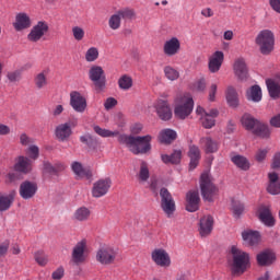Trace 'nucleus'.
Instances as JSON below:
<instances>
[{
    "mask_svg": "<svg viewBox=\"0 0 280 280\" xmlns=\"http://www.w3.org/2000/svg\"><path fill=\"white\" fill-rule=\"evenodd\" d=\"M228 265L233 277H242L250 268V255L233 245L230 250Z\"/></svg>",
    "mask_w": 280,
    "mask_h": 280,
    "instance_id": "1",
    "label": "nucleus"
},
{
    "mask_svg": "<svg viewBox=\"0 0 280 280\" xmlns=\"http://www.w3.org/2000/svg\"><path fill=\"white\" fill-rule=\"evenodd\" d=\"M152 136H126V135H119L118 136V142L121 145H126L129 150V152H132V154H148L150 150H152Z\"/></svg>",
    "mask_w": 280,
    "mask_h": 280,
    "instance_id": "2",
    "label": "nucleus"
},
{
    "mask_svg": "<svg viewBox=\"0 0 280 280\" xmlns=\"http://www.w3.org/2000/svg\"><path fill=\"white\" fill-rule=\"evenodd\" d=\"M191 113H194V98L191 95H179L175 101V117L177 119H187Z\"/></svg>",
    "mask_w": 280,
    "mask_h": 280,
    "instance_id": "3",
    "label": "nucleus"
},
{
    "mask_svg": "<svg viewBox=\"0 0 280 280\" xmlns=\"http://www.w3.org/2000/svg\"><path fill=\"white\" fill-rule=\"evenodd\" d=\"M200 189L203 200L207 202H213L215 196L219 194L218 186L213 184V178L209 173H202L200 176Z\"/></svg>",
    "mask_w": 280,
    "mask_h": 280,
    "instance_id": "4",
    "label": "nucleus"
},
{
    "mask_svg": "<svg viewBox=\"0 0 280 280\" xmlns=\"http://www.w3.org/2000/svg\"><path fill=\"white\" fill-rule=\"evenodd\" d=\"M137 19V13L131 8H122L116 11L113 15H110L108 20V25L110 30H119L121 27L122 21H135Z\"/></svg>",
    "mask_w": 280,
    "mask_h": 280,
    "instance_id": "5",
    "label": "nucleus"
},
{
    "mask_svg": "<svg viewBox=\"0 0 280 280\" xmlns=\"http://www.w3.org/2000/svg\"><path fill=\"white\" fill-rule=\"evenodd\" d=\"M256 45L260 48L261 54H270L275 49V34L272 31H261L256 37Z\"/></svg>",
    "mask_w": 280,
    "mask_h": 280,
    "instance_id": "6",
    "label": "nucleus"
},
{
    "mask_svg": "<svg viewBox=\"0 0 280 280\" xmlns=\"http://www.w3.org/2000/svg\"><path fill=\"white\" fill-rule=\"evenodd\" d=\"M89 79L93 82L97 93H102L106 89V74L102 67L92 66L89 70Z\"/></svg>",
    "mask_w": 280,
    "mask_h": 280,
    "instance_id": "7",
    "label": "nucleus"
},
{
    "mask_svg": "<svg viewBox=\"0 0 280 280\" xmlns=\"http://www.w3.org/2000/svg\"><path fill=\"white\" fill-rule=\"evenodd\" d=\"M161 198V208L167 218H172L174 215V211H176V201H174V197L167 188H161L160 190Z\"/></svg>",
    "mask_w": 280,
    "mask_h": 280,
    "instance_id": "8",
    "label": "nucleus"
},
{
    "mask_svg": "<svg viewBox=\"0 0 280 280\" xmlns=\"http://www.w3.org/2000/svg\"><path fill=\"white\" fill-rule=\"evenodd\" d=\"M47 32H49V24H47L45 21H39L32 27L27 35V40L31 43H38V40H40V38H43Z\"/></svg>",
    "mask_w": 280,
    "mask_h": 280,
    "instance_id": "9",
    "label": "nucleus"
},
{
    "mask_svg": "<svg viewBox=\"0 0 280 280\" xmlns=\"http://www.w3.org/2000/svg\"><path fill=\"white\" fill-rule=\"evenodd\" d=\"M112 185L113 180H110V178L108 177L95 182L92 187L93 198H102L106 196V194H108V191L110 190Z\"/></svg>",
    "mask_w": 280,
    "mask_h": 280,
    "instance_id": "10",
    "label": "nucleus"
},
{
    "mask_svg": "<svg viewBox=\"0 0 280 280\" xmlns=\"http://www.w3.org/2000/svg\"><path fill=\"white\" fill-rule=\"evenodd\" d=\"M70 106L75 113H84L89 106L86 96L78 91L70 92Z\"/></svg>",
    "mask_w": 280,
    "mask_h": 280,
    "instance_id": "11",
    "label": "nucleus"
},
{
    "mask_svg": "<svg viewBox=\"0 0 280 280\" xmlns=\"http://www.w3.org/2000/svg\"><path fill=\"white\" fill-rule=\"evenodd\" d=\"M117 253L110 247H101L96 253V260L103 266H110L115 262Z\"/></svg>",
    "mask_w": 280,
    "mask_h": 280,
    "instance_id": "12",
    "label": "nucleus"
},
{
    "mask_svg": "<svg viewBox=\"0 0 280 280\" xmlns=\"http://www.w3.org/2000/svg\"><path fill=\"white\" fill-rule=\"evenodd\" d=\"M152 260L156 266L161 268H170L172 265V259L170 258V254L163 248H156L151 254Z\"/></svg>",
    "mask_w": 280,
    "mask_h": 280,
    "instance_id": "13",
    "label": "nucleus"
},
{
    "mask_svg": "<svg viewBox=\"0 0 280 280\" xmlns=\"http://www.w3.org/2000/svg\"><path fill=\"white\" fill-rule=\"evenodd\" d=\"M38 185L34 182L25 180L20 185L19 194L23 200H30L36 196Z\"/></svg>",
    "mask_w": 280,
    "mask_h": 280,
    "instance_id": "14",
    "label": "nucleus"
},
{
    "mask_svg": "<svg viewBox=\"0 0 280 280\" xmlns=\"http://www.w3.org/2000/svg\"><path fill=\"white\" fill-rule=\"evenodd\" d=\"M224 62V52L217 50L208 59V69L210 73H218Z\"/></svg>",
    "mask_w": 280,
    "mask_h": 280,
    "instance_id": "15",
    "label": "nucleus"
},
{
    "mask_svg": "<svg viewBox=\"0 0 280 280\" xmlns=\"http://www.w3.org/2000/svg\"><path fill=\"white\" fill-rule=\"evenodd\" d=\"M14 172L19 174H30L33 170L32 160L27 156L20 155L15 159V163L13 165Z\"/></svg>",
    "mask_w": 280,
    "mask_h": 280,
    "instance_id": "16",
    "label": "nucleus"
},
{
    "mask_svg": "<svg viewBox=\"0 0 280 280\" xmlns=\"http://www.w3.org/2000/svg\"><path fill=\"white\" fill-rule=\"evenodd\" d=\"M179 51H180V40L177 37H172L171 39H167L166 42H164V45H163L164 56L172 58L173 56L178 55Z\"/></svg>",
    "mask_w": 280,
    "mask_h": 280,
    "instance_id": "17",
    "label": "nucleus"
},
{
    "mask_svg": "<svg viewBox=\"0 0 280 280\" xmlns=\"http://www.w3.org/2000/svg\"><path fill=\"white\" fill-rule=\"evenodd\" d=\"M155 110L158 113V117H160L162 121H170V119H172V108L167 101L159 100L155 103Z\"/></svg>",
    "mask_w": 280,
    "mask_h": 280,
    "instance_id": "18",
    "label": "nucleus"
},
{
    "mask_svg": "<svg viewBox=\"0 0 280 280\" xmlns=\"http://www.w3.org/2000/svg\"><path fill=\"white\" fill-rule=\"evenodd\" d=\"M15 32H23V30H30L32 27V19L25 12H20L15 15V22L13 23Z\"/></svg>",
    "mask_w": 280,
    "mask_h": 280,
    "instance_id": "19",
    "label": "nucleus"
},
{
    "mask_svg": "<svg viewBox=\"0 0 280 280\" xmlns=\"http://www.w3.org/2000/svg\"><path fill=\"white\" fill-rule=\"evenodd\" d=\"M186 210L190 213H195L200 209V195L196 190H190L186 195Z\"/></svg>",
    "mask_w": 280,
    "mask_h": 280,
    "instance_id": "20",
    "label": "nucleus"
},
{
    "mask_svg": "<svg viewBox=\"0 0 280 280\" xmlns=\"http://www.w3.org/2000/svg\"><path fill=\"white\" fill-rule=\"evenodd\" d=\"M84 250H86V243L81 241L77 243V245L72 249V261L73 264L80 265L84 264L86 256L84 255Z\"/></svg>",
    "mask_w": 280,
    "mask_h": 280,
    "instance_id": "21",
    "label": "nucleus"
},
{
    "mask_svg": "<svg viewBox=\"0 0 280 280\" xmlns=\"http://www.w3.org/2000/svg\"><path fill=\"white\" fill-rule=\"evenodd\" d=\"M213 231V217L203 215L199 221V234L201 237H209V234Z\"/></svg>",
    "mask_w": 280,
    "mask_h": 280,
    "instance_id": "22",
    "label": "nucleus"
},
{
    "mask_svg": "<svg viewBox=\"0 0 280 280\" xmlns=\"http://www.w3.org/2000/svg\"><path fill=\"white\" fill-rule=\"evenodd\" d=\"M234 73L238 80H248V66L244 58H238L233 65Z\"/></svg>",
    "mask_w": 280,
    "mask_h": 280,
    "instance_id": "23",
    "label": "nucleus"
},
{
    "mask_svg": "<svg viewBox=\"0 0 280 280\" xmlns=\"http://www.w3.org/2000/svg\"><path fill=\"white\" fill-rule=\"evenodd\" d=\"M230 159L233 165L242 172H248V170H250V161L248 158L237 153H231Z\"/></svg>",
    "mask_w": 280,
    "mask_h": 280,
    "instance_id": "24",
    "label": "nucleus"
},
{
    "mask_svg": "<svg viewBox=\"0 0 280 280\" xmlns=\"http://www.w3.org/2000/svg\"><path fill=\"white\" fill-rule=\"evenodd\" d=\"M256 261L258 266H272L273 261H277V256L270 249H265L257 254Z\"/></svg>",
    "mask_w": 280,
    "mask_h": 280,
    "instance_id": "25",
    "label": "nucleus"
},
{
    "mask_svg": "<svg viewBox=\"0 0 280 280\" xmlns=\"http://www.w3.org/2000/svg\"><path fill=\"white\" fill-rule=\"evenodd\" d=\"M71 135H73V131L69 122L60 124L55 129V137L58 141H68Z\"/></svg>",
    "mask_w": 280,
    "mask_h": 280,
    "instance_id": "26",
    "label": "nucleus"
},
{
    "mask_svg": "<svg viewBox=\"0 0 280 280\" xmlns=\"http://www.w3.org/2000/svg\"><path fill=\"white\" fill-rule=\"evenodd\" d=\"M266 84L270 97H272V100H278V97H280V74L273 79H267Z\"/></svg>",
    "mask_w": 280,
    "mask_h": 280,
    "instance_id": "27",
    "label": "nucleus"
},
{
    "mask_svg": "<svg viewBox=\"0 0 280 280\" xmlns=\"http://www.w3.org/2000/svg\"><path fill=\"white\" fill-rule=\"evenodd\" d=\"M269 184L267 186V191L271 196H279L280 194V179L279 174L276 172L268 174Z\"/></svg>",
    "mask_w": 280,
    "mask_h": 280,
    "instance_id": "28",
    "label": "nucleus"
},
{
    "mask_svg": "<svg viewBox=\"0 0 280 280\" xmlns=\"http://www.w3.org/2000/svg\"><path fill=\"white\" fill-rule=\"evenodd\" d=\"M199 143H200L201 148H203L206 154H213L220 148L218 142L215 140L211 139V137H203V138H201L199 140Z\"/></svg>",
    "mask_w": 280,
    "mask_h": 280,
    "instance_id": "29",
    "label": "nucleus"
},
{
    "mask_svg": "<svg viewBox=\"0 0 280 280\" xmlns=\"http://www.w3.org/2000/svg\"><path fill=\"white\" fill-rule=\"evenodd\" d=\"M71 168L73 174H75V176L79 178H86L88 180L89 178H93V172L91 168H84L80 162H73Z\"/></svg>",
    "mask_w": 280,
    "mask_h": 280,
    "instance_id": "30",
    "label": "nucleus"
},
{
    "mask_svg": "<svg viewBox=\"0 0 280 280\" xmlns=\"http://www.w3.org/2000/svg\"><path fill=\"white\" fill-rule=\"evenodd\" d=\"M188 156L190 159V170H196L200 163V148H198L196 144H191L189 147Z\"/></svg>",
    "mask_w": 280,
    "mask_h": 280,
    "instance_id": "31",
    "label": "nucleus"
},
{
    "mask_svg": "<svg viewBox=\"0 0 280 280\" xmlns=\"http://www.w3.org/2000/svg\"><path fill=\"white\" fill-rule=\"evenodd\" d=\"M218 115H220L218 109H211L209 113H205L200 118L203 128H213V126H215V117H218Z\"/></svg>",
    "mask_w": 280,
    "mask_h": 280,
    "instance_id": "32",
    "label": "nucleus"
},
{
    "mask_svg": "<svg viewBox=\"0 0 280 280\" xmlns=\"http://www.w3.org/2000/svg\"><path fill=\"white\" fill-rule=\"evenodd\" d=\"M44 174H49V176H58L60 172H65V164L56 163L51 164L49 162H44Z\"/></svg>",
    "mask_w": 280,
    "mask_h": 280,
    "instance_id": "33",
    "label": "nucleus"
},
{
    "mask_svg": "<svg viewBox=\"0 0 280 280\" xmlns=\"http://www.w3.org/2000/svg\"><path fill=\"white\" fill-rule=\"evenodd\" d=\"M49 75V71L44 70L42 72H38L34 77V84L37 91H42V89H46L47 84H49V79H47Z\"/></svg>",
    "mask_w": 280,
    "mask_h": 280,
    "instance_id": "34",
    "label": "nucleus"
},
{
    "mask_svg": "<svg viewBox=\"0 0 280 280\" xmlns=\"http://www.w3.org/2000/svg\"><path fill=\"white\" fill-rule=\"evenodd\" d=\"M242 237L244 242H246L249 246H257L259 244L261 236H259V232L255 231H244L242 233Z\"/></svg>",
    "mask_w": 280,
    "mask_h": 280,
    "instance_id": "35",
    "label": "nucleus"
},
{
    "mask_svg": "<svg viewBox=\"0 0 280 280\" xmlns=\"http://www.w3.org/2000/svg\"><path fill=\"white\" fill-rule=\"evenodd\" d=\"M253 135H255L256 137H259L260 139H270V127H268L267 124H264L261 121H259L256 126V128L254 129V131H252Z\"/></svg>",
    "mask_w": 280,
    "mask_h": 280,
    "instance_id": "36",
    "label": "nucleus"
},
{
    "mask_svg": "<svg viewBox=\"0 0 280 280\" xmlns=\"http://www.w3.org/2000/svg\"><path fill=\"white\" fill-rule=\"evenodd\" d=\"M260 221L266 224V226H275V218H272V212H270V208L261 207L259 210Z\"/></svg>",
    "mask_w": 280,
    "mask_h": 280,
    "instance_id": "37",
    "label": "nucleus"
},
{
    "mask_svg": "<svg viewBox=\"0 0 280 280\" xmlns=\"http://www.w3.org/2000/svg\"><path fill=\"white\" fill-rule=\"evenodd\" d=\"M90 218L91 210L86 207L78 208L72 215V219L75 220V222H86Z\"/></svg>",
    "mask_w": 280,
    "mask_h": 280,
    "instance_id": "38",
    "label": "nucleus"
},
{
    "mask_svg": "<svg viewBox=\"0 0 280 280\" xmlns=\"http://www.w3.org/2000/svg\"><path fill=\"white\" fill-rule=\"evenodd\" d=\"M161 159L166 165L168 163L172 165H178V163H180V159H183V152L180 150H175L171 155L162 154Z\"/></svg>",
    "mask_w": 280,
    "mask_h": 280,
    "instance_id": "39",
    "label": "nucleus"
},
{
    "mask_svg": "<svg viewBox=\"0 0 280 280\" xmlns=\"http://www.w3.org/2000/svg\"><path fill=\"white\" fill-rule=\"evenodd\" d=\"M241 124L246 130L254 132L255 128H257V125L259 124V120L255 119V117L250 116V114H244L241 119Z\"/></svg>",
    "mask_w": 280,
    "mask_h": 280,
    "instance_id": "40",
    "label": "nucleus"
},
{
    "mask_svg": "<svg viewBox=\"0 0 280 280\" xmlns=\"http://www.w3.org/2000/svg\"><path fill=\"white\" fill-rule=\"evenodd\" d=\"M176 131L172 129H164L160 132L159 139L161 143L170 144L172 141H176Z\"/></svg>",
    "mask_w": 280,
    "mask_h": 280,
    "instance_id": "41",
    "label": "nucleus"
},
{
    "mask_svg": "<svg viewBox=\"0 0 280 280\" xmlns=\"http://www.w3.org/2000/svg\"><path fill=\"white\" fill-rule=\"evenodd\" d=\"M139 183H148L150 179V166L147 162L140 163V170L137 174Z\"/></svg>",
    "mask_w": 280,
    "mask_h": 280,
    "instance_id": "42",
    "label": "nucleus"
},
{
    "mask_svg": "<svg viewBox=\"0 0 280 280\" xmlns=\"http://www.w3.org/2000/svg\"><path fill=\"white\" fill-rule=\"evenodd\" d=\"M246 95L250 102H261V88L254 85L247 91Z\"/></svg>",
    "mask_w": 280,
    "mask_h": 280,
    "instance_id": "43",
    "label": "nucleus"
},
{
    "mask_svg": "<svg viewBox=\"0 0 280 280\" xmlns=\"http://www.w3.org/2000/svg\"><path fill=\"white\" fill-rule=\"evenodd\" d=\"M226 102L229 106H232L233 108L237 107V104H240V100L237 98V91H235L233 86H230L226 90Z\"/></svg>",
    "mask_w": 280,
    "mask_h": 280,
    "instance_id": "44",
    "label": "nucleus"
},
{
    "mask_svg": "<svg viewBox=\"0 0 280 280\" xmlns=\"http://www.w3.org/2000/svg\"><path fill=\"white\" fill-rule=\"evenodd\" d=\"M118 86L121 91H130L132 89V77L124 74L118 79Z\"/></svg>",
    "mask_w": 280,
    "mask_h": 280,
    "instance_id": "45",
    "label": "nucleus"
},
{
    "mask_svg": "<svg viewBox=\"0 0 280 280\" xmlns=\"http://www.w3.org/2000/svg\"><path fill=\"white\" fill-rule=\"evenodd\" d=\"M93 130L95 133L98 135V137H103L104 139L108 138V137H119V132L116 131H110L108 129H104L100 126H94Z\"/></svg>",
    "mask_w": 280,
    "mask_h": 280,
    "instance_id": "46",
    "label": "nucleus"
},
{
    "mask_svg": "<svg viewBox=\"0 0 280 280\" xmlns=\"http://www.w3.org/2000/svg\"><path fill=\"white\" fill-rule=\"evenodd\" d=\"M14 199L12 196L0 194V211H8L12 207Z\"/></svg>",
    "mask_w": 280,
    "mask_h": 280,
    "instance_id": "47",
    "label": "nucleus"
},
{
    "mask_svg": "<svg viewBox=\"0 0 280 280\" xmlns=\"http://www.w3.org/2000/svg\"><path fill=\"white\" fill-rule=\"evenodd\" d=\"M164 75L167 78V80H171V82H174L175 80H178L180 78V73L178 70L172 68L171 66L164 67Z\"/></svg>",
    "mask_w": 280,
    "mask_h": 280,
    "instance_id": "48",
    "label": "nucleus"
},
{
    "mask_svg": "<svg viewBox=\"0 0 280 280\" xmlns=\"http://www.w3.org/2000/svg\"><path fill=\"white\" fill-rule=\"evenodd\" d=\"M34 259L38 266H47V264H49V256H47L44 250H37L34 254Z\"/></svg>",
    "mask_w": 280,
    "mask_h": 280,
    "instance_id": "49",
    "label": "nucleus"
},
{
    "mask_svg": "<svg viewBox=\"0 0 280 280\" xmlns=\"http://www.w3.org/2000/svg\"><path fill=\"white\" fill-rule=\"evenodd\" d=\"M100 58V50L96 47H91L85 52L86 62H95Z\"/></svg>",
    "mask_w": 280,
    "mask_h": 280,
    "instance_id": "50",
    "label": "nucleus"
},
{
    "mask_svg": "<svg viewBox=\"0 0 280 280\" xmlns=\"http://www.w3.org/2000/svg\"><path fill=\"white\" fill-rule=\"evenodd\" d=\"M26 154L28 155V159L36 161L38 156H40V149L38 145L32 144L26 149Z\"/></svg>",
    "mask_w": 280,
    "mask_h": 280,
    "instance_id": "51",
    "label": "nucleus"
},
{
    "mask_svg": "<svg viewBox=\"0 0 280 280\" xmlns=\"http://www.w3.org/2000/svg\"><path fill=\"white\" fill-rule=\"evenodd\" d=\"M21 174L22 173H19V172H15V173L12 172V173L7 174L5 183H8L9 185L19 183V180L23 179Z\"/></svg>",
    "mask_w": 280,
    "mask_h": 280,
    "instance_id": "52",
    "label": "nucleus"
},
{
    "mask_svg": "<svg viewBox=\"0 0 280 280\" xmlns=\"http://www.w3.org/2000/svg\"><path fill=\"white\" fill-rule=\"evenodd\" d=\"M84 35H85L84 28L80 26L72 27V36L74 40H78V43H80V40H84Z\"/></svg>",
    "mask_w": 280,
    "mask_h": 280,
    "instance_id": "53",
    "label": "nucleus"
},
{
    "mask_svg": "<svg viewBox=\"0 0 280 280\" xmlns=\"http://www.w3.org/2000/svg\"><path fill=\"white\" fill-rule=\"evenodd\" d=\"M232 211L235 218H240L244 213V203L240 201H232Z\"/></svg>",
    "mask_w": 280,
    "mask_h": 280,
    "instance_id": "54",
    "label": "nucleus"
},
{
    "mask_svg": "<svg viewBox=\"0 0 280 280\" xmlns=\"http://www.w3.org/2000/svg\"><path fill=\"white\" fill-rule=\"evenodd\" d=\"M268 149H258L255 154L257 163H264V161H266V156H268Z\"/></svg>",
    "mask_w": 280,
    "mask_h": 280,
    "instance_id": "55",
    "label": "nucleus"
},
{
    "mask_svg": "<svg viewBox=\"0 0 280 280\" xmlns=\"http://www.w3.org/2000/svg\"><path fill=\"white\" fill-rule=\"evenodd\" d=\"M7 78L10 80V82H19L22 78V73L20 70H15L13 72H9Z\"/></svg>",
    "mask_w": 280,
    "mask_h": 280,
    "instance_id": "56",
    "label": "nucleus"
},
{
    "mask_svg": "<svg viewBox=\"0 0 280 280\" xmlns=\"http://www.w3.org/2000/svg\"><path fill=\"white\" fill-rule=\"evenodd\" d=\"M20 143L21 145H32V143H34V139H32L30 136H27V133H22L20 136Z\"/></svg>",
    "mask_w": 280,
    "mask_h": 280,
    "instance_id": "57",
    "label": "nucleus"
},
{
    "mask_svg": "<svg viewBox=\"0 0 280 280\" xmlns=\"http://www.w3.org/2000/svg\"><path fill=\"white\" fill-rule=\"evenodd\" d=\"M271 170H280V152L273 154Z\"/></svg>",
    "mask_w": 280,
    "mask_h": 280,
    "instance_id": "58",
    "label": "nucleus"
},
{
    "mask_svg": "<svg viewBox=\"0 0 280 280\" xmlns=\"http://www.w3.org/2000/svg\"><path fill=\"white\" fill-rule=\"evenodd\" d=\"M81 143H84L85 145H92L95 141V138L91 135H85L80 137Z\"/></svg>",
    "mask_w": 280,
    "mask_h": 280,
    "instance_id": "59",
    "label": "nucleus"
},
{
    "mask_svg": "<svg viewBox=\"0 0 280 280\" xmlns=\"http://www.w3.org/2000/svg\"><path fill=\"white\" fill-rule=\"evenodd\" d=\"M115 106H117V100L113 97H108L104 103V107L106 110H110V108H115Z\"/></svg>",
    "mask_w": 280,
    "mask_h": 280,
    "instance_id": "60",
    "label": "nucleus"
},
{
    "mask_svg": "<svg viewBox=\"0 0 280 280\" xmlns=\"http://www.w3.org/2000/svg\"><path fill=\"white\" fill-rule=\"evenodd\" d=\"M215 93H218V84L212 83L209 90V101L215 102Z\"/></svg>",
    "mask_w": 280,
    "mask_h": 280,
    "instance_id": "61",
    "label": "nucleus"
},
{
    "mask_svg": "<svg viewBox=\"0 0 280 280\" xmlns=\"http://www.w3.org/2000/svg\"><path fill=\"white\" fill-rule=\"evenodd\" d=\"M65 277V268L59 267L57 270L52 272V279L60 280Z\"/></svg>",
    "mask_w": 280,
    "mask_h": 280,
    "instance_id": "62",
    "label": "nucleus"
},
{
    "mask_svg": "<svg viewBox=\"0 0 280 280\" xmlns=\"http://www.w3.org/2000/svg\"><path fill=\"white\" fill-rule=\"evenodd\" d=\"M270 126H272L273 128H280V114L273 116L270 119Z\"/></svg>",
    "mask_w": 280,
    "mask_h": 280,
    "instance_id": "63",
    "label": "nucleus"
},
{
    "mask_svg": "<svg viewBox=\"0 0 280 280\" xmlns=\"http://www.w3.org/2000/svg\"><path fill=\"white\" fill-rule=\"evenodd\" d=\"M270 7L280 14V0H269Z\"/></svg>",
    "mask_w": 280,
    "mask_h": 280,
    "instance_id": "64",
    "label": "nucleus"
}]
</instances>
